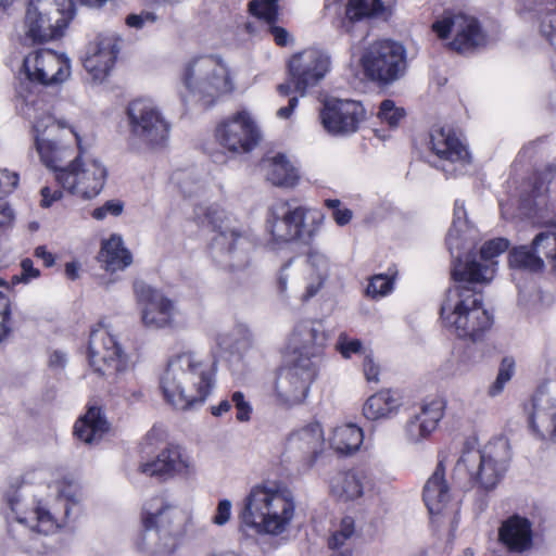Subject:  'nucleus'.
<instances>
[{"label": "nucleus", "mask_w": 556, "mask_h": 556, "mask_svg": "<svg viewBox=\"0 0 556 556\" xmlns=\"http://www.w3.org/2000/svg\"><path fill=\"white\" fill-rule=\"evenodd\" d=\"M392 289V281L384 275H376L367 286V294L372 298L383 296Z\"/></svg>", "instance_id": "603ef678"}, {"label": "nucleus", "mask_w": 556, "mask_h": 556, "mask_svg": "<svg viewBox=\"0 0 556 556\" xmlns=\"http://www.w3.org/2000/svg\"><path fill=\"white\" fill-rule=\"evenodd\" d=\"M510 459L509 441L500 437L491 441L483 451L469 450L464 452L456 466H464L468 470L473 484L489 492L504 477Z\"/></svg>", "instance_id": "0eeeda50"}, {"label": "nucleus", "mask_w": 556, "mask_h": 556, "mask_svg": "<svg viewBox=\"0 0 556 556\" xmlns=\"http://www.w3.org/2000/svg\"><path fill=\"white\" fill-rule=\"evenodd\" d=\"M383 9L380 0H349L346 5V16L350 21H359L370 17Z\"/></svg>", "instance_id": "79ce46f5"}, {"label": "nucleus", "mask_w": 556, "mask_h": 556, "mask_svg": "<svg viewBox=\"0 0 556 556\" xmlns=\"http://www.w3.org/2000/svg\"><path fill=\"white\" fill-rule=\"evenodd\" d=\"M365 477L362 473L350 471L344 473L341 481V494L345 501H354L364 493Z\"/></svg>", "instance_id": "37998d69"}, {"label": "nucleus", "mask_w": 556, "mask_h": 556, "mask_svg": "<svg viewBox=\"0 0 556 556\" xmlns=\"http://www.w3.org/2000/svg\"><path fill=\"white\" fill-rule=\"evenodd\" d=\"M156 15L152 12H141L140 14H129L126 17V24L129 27L140 29L146 23H154Z\"/></svg>", "instance_id": "13d9d810"}, {"label": "nucleus", "mask_w": 556, "mask_h": 556, "mask_svg": "<svg viewBox=\"0 0 556 556\" xmlns=\"http://www.w3.org/2000/svg\"><path fill=\"white\" fill-rule=\"evenodd\" d=\"M432 29L439 38L445 39L454 35L451 47L459 52L470 51L482 47L486 42L485 34L482 31L477 18L466 14H446L432 24Z\"/></svg>", "instance_id": "aec40b11"}, {"label": "nucleus", "mask_w": 556, "mask_h": 556, "mask_svg": "<svg viewBox=\"0 0 556 556\" xmlns=\"http://www.w3.org/2000/svg\"><path fill=\"white\" fill-rule=\"evenodd\" d=\"M528 425L531 432L539 439H545L549 433L551 440L556 443V404L555 401L544 392L533 395L530 407H526Z\"/></svg>", "instance_id": "c756f323"}, {"label": "nucleus", "mask_w": 556, "mask_h": 556, "mask_svg": "<svg viewBox=\"0 0 556 556\" xmlns=\"http://www.w3.org/2000/svg\"><path fill=\"white\" fill-rule=\"evenodd\" d=\"M336 346L344 358H350L352 354H363L365 356L369 352L363 346L361 340L351 339L344 332L339 334Z\"/></svg>", "instance_id": "09e8293b"}, {"label": "nucleus", "mask_w": 556, "mask_h": 556, "mask_svg": "<svg viewBox=\"0 0 556 556\" xmlns=\"http://www.w3.org/2000/svg\"><path fill=\"white\" fill-rule=\"evenodd\" d=\"M331 67L328 52L308 48L294 53L288 61L289 80L277 87L281 96H290L292 91L305 96L307 89L318 85Z\"/></svg>", "instance_id": "9d476101"}, {"label": "nucleus", "mask_w": 556, "mask_h": 556, "mask_svg": "<svg viewBox=\"0 0 556 556\" xmlns=\"http://www.w3.org/2000/svg\"><path fill=\"white\" fill-rule=\"evenodd\" d=\"M446 245L453 258L452 278L455 281H484L490 265L475 260V229L469 226L467 212L459 201L455 202L454 218L446 236Z\"/></svg>", "instance_id": "39448f33"}, {"label": "nucleus", "mask_w": 556, "mask_h": 556, "mask_svg": "<svg viewBox=\"0 0 556 556\" xmlns=\"http://www.w3.org/2000/svg\"><path fill=\"white\" fill-rule=\"evenodd\" d=\"M327 336L323 325L314 320H302L294 327L288 342L290 358H308L318 365Z\"/></svg>", "instance_id": "a878e982"}, {"label": "nucleus", "mask_w": 556, "mask_h": 556, "mask_svg": "<svg viewBox=\"0 0 556 556\" xmlns=\"http://www.w3.org/2000/svg\"><path fill=\"white\" fill-rule=\"evenodd\" d=\"M231 516V502L229 500H222L216 508L213 517V522L217 526H224L228 522Z\"/></svg>", "instance_id": "bf43d9fd"}, {"label": "nucleus", "mask_w": 556, "mask_h": 556, "mask_svg": "<svg viewBox=\"0 0 556 556\" xmlns=\"http://www.w3.org/2000/svg\"><path fill=\"white\" fill-rule=\"evenodd\" d=\"M405 116V111L402 108H396L392 100H383L380 104L378 117L387 123L390 127L399 126L401 119Z\"/></svg>", "instance_id": "de8ad7c7"}, {"label": "nucleus", "mask_w": 556, "mask_h": 556, "mask_svg": "<svg viewBox=\"0 0 556 556\" xmlns=\"http://www.w3.org/2000/svg\"><path fill=\"white\" fill-rule=\"evenodd\" d=\"M231 402L237 408V419L239 421H248L250 419L251 406L245 401L244 394L240 391H236L231 395Z\"/></svg>", "instance_id": "5fc2aeb1"}, {"label": "nucleus", "mask_w": 556, "mask_h": 556, "mask_svg": "<svg viewBox=\"0 0 556 556\" xmlns=\"http://www.w3.org/2000/svg\"><path fill=\"white\" fill-rule=\"evenodd\" d=\"M249 12L266 22L275 24L278 17V0H252L249 2Z\"/></svg>", "instance_id": "c03bdc74"}, {"label": "nucleus", "mask_w": 556, "mask_h": 556, "mask_svg": "<svg viewBox=\"0 0 556 556\" xmlns=\"http://www.w3.org/2000/svg\"><path fill=\"white\" fill-rule=\"evenodd\" d=\"M127 119L129 139L134 144L157 148L166 143L169 124L151 102L141 99L130 102L127 108Z\"/></svg>", "instance_id": "f8f14e48"}, {"label": "nucleus", "mask_w": 556, "mask_h": 556, "mask_svg": "<svg viewBox=\"0 0 556 556\" xmlns=\"http://www.w3.org/2000/svg\"><path fill=\"white\" fill-rule=\"evenodd\" d=\"M134 290L143 306L141 319L147 328L156 330L172 325L174 304L169 299L143 281H136Z\"/></svg>", "instance_id": "b1692460"}, {"label": "nucleus", "mask_w": 556, "mask_h": 556, "mask_svg": "<svg viewBox=\"0 0 556 556\" xmlns=\"http://www.w3.org/2000/svg\"><path fill=\"white\" fill-rule=\"evenodd\" d=\"M305 210L289 201L275 203L269 211L268 230L276 242L302 239Z\"/></svg>", "instance_id": "393cba45"}, {"label": "nucleus", "mask_w": 556, "mask_h": 556, "mask_svg": "<svg viewBox=\"0 0 556 556\" xmlns=\"http://www.w3.org/2000/svg\"><path fill=\"white\" fill-rule=\"evenodd\" d=\"M41 206L49 207L53 201L59 200L62 197V191L55 190L53 193H51V190L49 187H43L41 189Z\"/></svg>", "instance_id": "e2e57ef3"}, {"label": "nucleus", "mask_w": 556, "mask_h": 556, "mask_svg": "<svg viewBox=\"0 0 556 556\" xmlns=\"http://www.w3.org/2000/svg\"><path fill=\"white\" fill-rule=\"evenodd\" d=\"M363 439L362 429L349 424L334 429L330 444L337 452L348 455L359 448Z\"/></svg>", "instance_id": "58836bf2"}, {"label": "nucleus", "mask_w": 556, "mask_h": 556, "mask_svg": "<svg viewBox=\"0 0 556 556\" xmlns=\"http://www.w3.org/2000/svg\"><path fill=\"white\" fill-rule=\"evenodd\" d=\"M325 130L332 136H349L367 119V111L359 101L331 99L325 102L319 114Z\"/></svg>", "instance_id": "a211bd4d"}, {"label": "nucleus", "mask_w": 556, "mask_h": 556, "mask_svg": "<svg viewBox=\"0 0 556 556\" xmlns=\"http://www.w3.org/2000/svg\"><path fill=\"white\" fill-rule=\"evenodd\" d=\"M11 314H1L0 315V343L3 342L9 334L11 333L10 326Z\"/></svg>", "instance_id": "0e129e2a"}, {"label": "nucleus", "mask_w": 556, "mask_h": 556, "mask_svg": "<svg viewBox=\"0 0 556 556\" xmlns=\"http://www.w3.org/2000/svg\"><path fill=\"white\" fill-rule=\"evenodd\" d=\"M355 533V521L352 517L346 516L342 518L340 527L336 530L328 541L329 547H343L346 542Z\"/></svg>", "instance_id": "49530a36"}, {"label": "nucleus", "mask_w": 556, "mask_h": 556, "mask_svg": "<svg viewBox=\"0 0 556 556\" xmlns=\"http://www.w3.org/2000/svg\"><path fill=\"white\" fill-rule=\"evenodd\" d=\"M215 137L223 148L239 154L251 152L262 136L250 113L241 110L217 125Z\"/></svg>", "instance_id": "f3484780"}, {"label": "nucleus", "mask_w": 556, "mask_h": 556, "mask_svg": "<svg viewBox=\"0 0 556 556\" xmlns=\"http://www.w3.org/2000/svg\"><path fill=\"white\" fill-rule=\"evenodd\" d=\"M184 84L199 97L204 106L212 105L217 98L232 90L227 66L217 55H201L185 67Z\"/></svg>", "instance_id": "1a4fd4ad"}, {"label": "nucleus", "mask_w": 556, "mask_h": 556, "mask_svg": "<svg viewBox=\"0 0 556 556\" xmlns=\"http://www.w3.org/2000/svg\"><path fill=\"white\" fill-rule=\"evenodd\" d=\"M546 0H519V12H533L540 20V34L556 50V12L545 7Z\"/></svg>", "instance_id": "e433bc0d"}, {"label": "nucleus", "mask_w": 556, "mask_h": 556, "mask_svg": "<svg viewBox=\"0 0 556 556\" xmlns=\"http://www.w3.org/2000/svg\"><path fill=\"white\" fill-rule=\"evenodd\" d=\"M363 369L368 382L377 383L379 381L380 367L375 363L372 352L370 350L365 354Z\"/></svg>", "instance_id": "4d7b16f0"}, {"label": "nucleus", "mask_w": 556, "mask_h": 556, "mask_svg": "<svg viewBox=\"0 0 556 556\" xmlns=\"http://www.w3.org/2000/svg\"><path fill=\"white\" fill-rule=\"evenodd\" d=\"M124 203L119 200L106 201L102 206L92 211V217L102 220L108 215L119 216L123 213Z\"/></svg>", "instance_id": "864d4df0"}, {"label": "nucleus", "mask_w": 556, "mask_h": 556, "mask_svg": "<svg viewBox=\"0 0 556 556\" xmlns=\"http://www.w3.org/2000/svg\"><path fill=\"white\" fill-rule=\"evenodd\" d=\"M5 502H7L8 506L10 507L12 514L14 515V518L16 519V521L18 523H21L24 527V529H26L27 517H23L21 515L22 511L18 508L20 495H18L17 490L9 491L5 495Z\"/></svg>", "instance_id": "6e6d98bb"}, {"label": "nucleus", "mask_w": 556, "mask_h": 556, "mask_svg": "<svg viewBox=\"0 0 556 556\" xmlns=\"http://www.w3.org/2000/svg\"><path fill=\"white\" fill-rule=\"evenodd\" d=\"M21 268L22 274L20 279L25 282L29 281L30 279L37 278L40 275L39 270L34 267V263L30 258H24L21 262Z\"/></svg>", "instance_id": "052dcab7"}, {"label": "nucleus", "mask_w": 556, "mask_h": 556, "mask_svg": "<svg viewBox=\"0 0 556 556\" xmlns=\"http://www.w3.org/2000/svg\"><path fill=\"white\" fill-rule=\"evenodd\" d=\"M98 260L103 264L105 270L113 273L130 265L132 257L130 252L124 248L122 238L112 235L109 240L102 243Z\"/></svg>", "instance_id": "c9c22d12"}, {"label": "nucleus", "mask_w": 556, "mask_h": 556, "mask_svg": "<svg viewBox=\"0 0 556 556\" xmlns=\"http://www.w3.org/2000/svg\"><path fill=\"white\" fill-rule=\"evenodd\" d=\"M186 515L176 506L154 498L144 506L139 548L151 556H169L184 533Z\"/></svg>", "instance_id": "20e7f679"}, {"label": "nucleus", "mask_w": 556, "mask_h": 556, "mask_svg": "<svg viewBox=\"0 0 556 556\" xmlns=\"http://www.w3.org/2000/svg\"><path fill=\"white\" fill-rule=\"evenodd\" d=\"M266 178L278 187H293L298 179V173L290 162L281 154L265 161Z\"/></svg>", "instance_id": "4c0bfd02"}, {"label": "nucleus", "mask_w": 556, "mask_h": 556, "mask_svg": "<svg viewBox=\"0 0 556 556\" xmlns=\"http://www.w3.org/2000/svg\"><path fill=\"white\" fill-rule=\"evenodd\" d=\"M31 519L36 521V525L30 526V529L38 533L49 534L52 533L58 527L52 515L41 507H36L34 509Z\"/></svg>", "instance_id": "8fccbe9b"}, {"label": "nucleus", "mask_w": 556, "mask_h": 556, "mask_svg": "<svg viewBox=\"0 0 556 556\" xmlns=\"http://www.w3.org/2000/svg\"><path fill=\"white\" fill-rule=\"evenodd\" d=\"M399 406V400L387 390L371 395L366 401L363 410L367 419L377 420L390 416Z\"/></svg>", "instance_id": "ea45409f"}, {"label": "nucleus", "mask_w": 556, "mask_h": 556, "mask_svg": "<svg viewBox=\"0 0 556 556\" xmlns=\"http://www.w3.org/2000/svg\"><path fill=\"white\" fill-rule=\"evenodd\" d=\"M23 68L30 81L54 86L68 78L70 60L52 50H39L24 59Z\"/></svg>", "instance_id": "412c9836"}, {"label": "nucleus", "mask_w": 556, "mask_h": 556, "mask_svg": "<svg viewBox=\"0 0 556 556\" xmlns=\"http://www.w3.org/2000/svg\"><path fill=\"white\" fill-rule=\"evenodd\" d=\"M432 151L445 162L442 170L447 175L463 173L470 163V154L466 147L454 136L451 128L433 127L430 134Z\"/></svg>", "instance_id": "cd10ccee"}, {"label": "nucleus", "mask_w": 556, "mask_h": 556, "mask_svg": "<svg viewBox=\"0 0 556 556\" xmlns=\"http://www.w3.org/2000/svg\"><path fill=\"white\" fill-rule=\"evenodd\" d=\"M543 256L556 268V232H540L531 245H520L509 252V264L514 268L540 271L544 268Z\"/></svg>", "instance_id": "4be33fe9"}, {"label": "nucleus", "mask_w": 556, "mask_h": 556, "mask_svg": "<svg viewBox=\"0 0 556 556\" xmlns=\"http://www.w3.org/2000/svg\"><path fill=\"white\" fill-rule=\"evenodd\" d=\"M142 473L160 481H167L176 476L189 477L194 473V467L184 455L178 445L167 444L152 459L141 463Z\"/></svg>", "instance_id": "bb28decb"}, {"label": "nucleus", "mask_w": 556, "mask_h": 556, "mask_svg": "<svg viewBox=\"0 0 556 556\" xmlns=\"http://www.w3.org/2000/svg\"><path fill=\"white\" fill-rule=\"evenodd\" d=\"M35 256L43 260L45 265L47 267H50V266H52L54 264V256L50 252H48L46 247H43V245H40V247L36 248Z\"/></svg>", "instance_id": "774afa93"}, {"label": "nucleus", "mask_w": 556, "mask_h": 556, "mask_svg": "<svg viewBox=\"0 0 556 556\" xmlns=\"http://www.w3.org/2000/svg\"><path fill=\"white\" fill-rule=\"evenodd\" d=\"M515 372V361L511 357H504L501 362L495 381L489 388V395L496 396L503 390L505 384L511 379Z\"/></svg>", "instance_id": "a18cd8bd"}, {"label": "nucleus", "mask_w": 556, "mask_h": 556, "mask_svg": "<svg viewBox=\"0 0 556 556\" xmlns=\"http://www.w3.org/2000/svg\"><path fill=\"white\" fill-rule=\"evenodd\" d=\"M89 365L94 372L117 382L118 377L126 370L127 359L121 346L103 328L93 329L88 345Z\"/></svg>", "instance_id": "2eb2a0df"}, {"label": "nucleus", "mask_w": 556, "mask_h": 556, "mask_svg": "<svg viewBox=\"0 0 556 556\" xmlns=\"http://www.w3.org/2000/svg\"><path fill=\"white\" fill-rule=\"evenodd\" d=\"M333 218L336 223L340 226H344L350 223L352 219V212L348 208L345 210H334L333 211Z\"/></svg>", "instance_id": "338daca9"}, {"label": "nucleus", "mask_w": 556, "mask_h": 556, "mask_svg": "<svg viewBox=\"0 0 556 556\" xmlns=\"http://www.w3.org/2000/svg\"><path fill=\"white\" fill-rule=\"evenodd\" d=\"M329 264L327 257L318 252H309L306 260L299 262L295 258L289 260L281 268L278 278V289L281 293L287 290V282L299 276L306 280V291L302 295L303 301H308L317 294L328 277Z\"/></svg>", "instance_id": "6ab92c4d"}, {"label": "nucleus", "mask_w": 556, "mask_h": 556, "mask_svg": "<svg viewBox=\"0 0 556 556\" xmlns=\"http://www.w3.org/2000/svg\"><path fill=\"white\" fill-rule=\"evenodd\" d=\"M316 376L317 366L308 358H290L277 372L275 391L278 399L287 405L302 403Z\"/></svg>", "instance_id": "dca6fc26"}, {"label": "nucleus", "mask_w": 556, "mask_h": 556, "mask_svg": "<svg viewBox=\"0 0 556 556\" xmlns=\"http://www.w3.org/2000/svg\"><path fill=\"white\" fill-rule=\"evenodd\" d=\"M295 513L294 495L283 485H255L244 498L240 519L258 533L279 535Z\"/></svg>", "instance_id": "f03ea898"}, {"label": "nucleus", "mask_w": 556, "mask_h": 556, "mask_svg": "<svg viewBox=\"0 0 556 556\" xmlns=\"http://www.w3.org/2000/svg\"><path fill=\"white\" fill-rule=\"evenodd\" d=\"M443 463V459L439 460L435 470L424 486V501L431 515L440 514L451 500Z\"/></svg>", "instance_id": "473e14b6"}, {"label": "nucleus", "mask_w": 556, "mask_h": 556, "mask_svg": "<svg viewBox=\"0 0 556 556\" xmlns=\"http://www.w3.org/2000/svg\"><path fill=\"white\" fill-rule=\"evenodd\" d=\"M443 417V403L432 401L422 405L419 413L412 416L405 426V435L408 442L419 443L427 439L437 428Z\"/></svg>", "instance_id": "2f4dec72"}, {"label": "nucleus", "mask_w": 556, "mask_h": 556, "mask_svg": "<svg viewBox=\"0 0 556 556\" xmlns=\"http://www.w3.org/2000/svg\"><path fill=\"white\" fill-rule=\"evenodd\" d=\"M108 430L109 424L97 406H89L87 413L74 426V434L87 444L100 441Z\"/></svg>", "instance_id": "f704fd0d"}, {"label": "nucleus", "mask_w": 556, "mask_h": 556, "mask_svg": "<svg viewBox=\"0 0 556 556\" xmlns=\"http://www.w3.org/2000/svg\"><path fill=\"white\" fill-rule=\"evenodd\" d=\"M118 53L119 46L115 37L99 35L89 47L84 67L94 80L102 81L114 66Z\"/></svg>", "instance_id": "c85d7f7f"}, {"label": "nucleus", "mask_w": 556, "mask_h": 556, "mask_svg": "<svg viewBox=\"0 0 556 556\" xmlns=\"http://www.w3.org/2000/svg\"><path fill=\"white\" fill-rule=\"evenodd\" d=\"M217 343L222 350L241 355L251 346L252 333L247 326L237 325L230 331L219 334Z\"/></svg>", "instance_id": "a19ab883"}, {"label": "nucleus", "mask_w": 556, "mask_h": 556, "mask_svg": "<svg viewBox=\"0 0 556 556\" xmlns=\"http://www.w3.org/2000/svg\"><path fill=\"white\" fill-rule=\"evenodd\" d=\"M325 440L318 422L308 424L291 432L285 453L289 459L312 467L324 452Z\"/></svg>", "instance_id": "5701e85b"}, {"label": "nucleus", "mask_w": 556, "mask_h": 556, "mask_svg": "<svg viewBox=\"0 0 556 556\" xmlns=\"http://www.w3.org/2000/svg\"><path fill=\"white\" fill-rule=\"evenodd\" d=\"M205 220L217 231L212 239L213 258L231 270H242L250 264L251 241L237 228L229 225L225 212L212 205L203 210Z\"/></svg>", "instance_id": "423d86ee"}, {"label": "nucleus", "mask_w": 556, "mask_h": 556, "mask_svg": "<svg viewBox=\"0 0 556 556\" xmlns=\"http://www.w3.org/2000/svg\"><path fill=\"white\" fill-rule=\"evenodd\" d=\"M498 541L510 553L530 551L533 546L532 522L518 514L509 516L498 528Z\"/></svg>", "instance_id": "7c9ffc66"}, {"label": "nucleus", "mask_w": 556, "mask_h": 556, "mask_svg": "<svg viewBox=\"0 0 556 556\" xmlns=\"http://www.w3.org/2000/svg\"><path fill=\"white\" fill-rule=\"evenodd\" d=\"M509 247V241L504 238H496L485 242L480 249L481 258L485 262L492 261L505 252Z\"/></svg>", "instance_id": "3c124183"}, {"label": "nucleus", "mask_w": 556, "mask_h": 556, "mask_svg": "<svg viewBox=\"0 0 556 556\" xmlns=\"http://www.w3.org/2000/svg\"><path fill=\"white\" fill-rule=\"evenodd\" d=\"M268 25H269V31H270L271 36L274 37L275 42L281 47L287 46L289 42V38H290V35L287 31V29H285L283 27H280V26H276L274 24H268Z\"/></svg>", "instance_id": "680f3d73"}, {"label": "nucleus", "mask_w": 556, "mask_h": 556, "mask_svg": "<svg viewBox=\"0 0 556 556\" xmlns=\"http://www.w3.org/2000/svg\"><path fill=\"white\" fill-rule=\"evenodd\" d=\"M22 114L33 123V129L36 134L35 143L40 160L48 168H58L61 155L65 151L50 138V134L63 126L56 123L42 100L25 102Z\"/></svg>", "instance_id": "4468645a"}, {"label": "nucleus", "mask_w": 556, "mask_h": 556, "mask_svg": "<svg viewBox=\"0 0 556 556\" xmlns=\"http://www.w3.org/2000/svg\"><path fill=\"white\" fill-rule=\"evenodd\" d=\"M75 15L73 0H30L25 15V38L42 43L59 38Z\"/></svg>", "instance_id": "6e6552de"}, {"label": "nucleus", "mask_w": 556, "mask_h": 556, "mask_svg": "<svg viewBox=\"0 0 556 556\" xmlns=\"http://www.w3.org/2000/svg\"><path fill=\"white\" fill-rule=\"evenodd\" d=\"M556 176V160L545 166L542 172H539L535 177L532 194L521 202V207L525 214L531 218H542L543 208L546 205L544 199L545 193L548 191V185Z\"/></svg>", "instance_id": "72a5a7b5"}, {"label": "nucleus", "mask_w": 556, "mask_h": 556, "mask_svg": "<svg viewBox=\"0 0 556 556\" xmlns=\"http://www.w3.org/2000/svg\"><path fill=\"white\" fill-rule=\"evenodd\" d=\"M494 269L490 265L488 282ZM459 285L448 288L441 304L440 313L444 325L453 328L458 337L478 341L493 323L492 316L482 306V295L470 285L480 281H457Z\"/></svg>", "instance_id": "7ed1b4c3"}, {"label": "nucleus", "mask_w": 556, "mask_h": 556, "mask_svg": "<svg viewBox=\"0 0 556 556\" xmlns=\"http://www.w3.org/2000/svg\"><path fill=\"white\" fill-rule=\"evenodd\" d=\"M160 387L168 404L186 410L205 401L213 378L207 364L193 353H181L168 359Z\"/></svg>", "instance_id": "f257e3e1"}, {"label": "nucleus", "mask_w": 556, "mask_h": 556, "mask_svg": "<svg viewBox=\"0 0 556 556\" xmlns=\"http://www.w3.org/2000/svg\"><path fill=\"white\" fill-rule=\"evenodd\" d=\"M298 102L299 100L296 96L289 98L288 105L280 108L277 112V115L281 118H289L294 109L296 108Z\"/></svg>", "instance_id": "69168bd1"}, {"label": "nucleus", "mask_w": 556, "mask_h": 556, "mask_svg": "<svg viewBox=\"0 0 556 556\" xmlns=\"http://www.w3.org/2000/svg\"><path fill=\"white\" fill-rule=\"evenodd\" d=\"M63 160L58 168H52L58 182L72 194H78L85 199L98 195L103 189L106 177V167L97 159H90L81 163L77 156L68 166L63 167Z\"/></svg>", "instance_id": "ddd939ff"}, {"label": "nucleus", "mask_w": 556, "mask_h": 556, "mask_svg": "<svg viewBox=\"0 0 556 556\" xmlns=\"http://www.w3.org/2000/svg\"><path fill=\"white\" fill-rule=\"evenodd\" d=\"M366 77L382 85L400 79L407 67L406 50L393 40H377L364 49L361 58Z\"/></svg>", "instance_id": "9b49d317"}]
</instances>
